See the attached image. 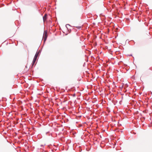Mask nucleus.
Segmentation results:
<instances>
[{
  "instance_id": "obj_3",
  "label": "nucleus",
  "mask_w": 152,
  "mask_h": 152,
  "mask_svg": "<svg viewBox=\"0 0 152 152\" xmlns=\"http://www.w3.org/2000/svg\"><path fill=\"white\" fill-rule=\"evenodd\" d=\"M47 16V14H45L44 15V16L43 17V21L44 22H45L46 20Z\"/></svg>"
},
{
  "instance_id": "obj_6",
  "label": "nucleus",
  "mask_w": 152,
  "mask_h": 152,
  "mask_svg": "<svg viewBox=\"0 0 152 152\" xmlns=\"http://www.w3.org/2000/svg\"><path fill=\"white\" fill-rule=\"evenodd\" d=\"M134 134H135L136 133H135L134 132H133Z\"/></svg>"
},
{
  "instance_id": "obj_7",
  "label": "nucleus",
  "mask_w": 152,
  "mask_h": 152,
  "mask_svg": "<svg viewBox=\"0 0 152 152\" xmlns=\"http://www.w3.org/2000/svg\"><path fill=\"white\" fill-rule=\"evenodd\" d=\"M133 102H134V104H135L134 100L133 101Z\"/></svg>"
},
{
  "instance_id": "obj_1",
  "label": "nucleus",
  "mask_w": 152,
  "mask_h": 152,
  "mask_svg": "<svg viewBox=\"0 0 152 152\" xmlns=\"http://www.w3.org/2000/svg\"><path fill=\"white\" fill-rule=\"evenodd\" d=\"M47 37V31L46 30L45 31H44L43 35V39H44V41H45L46 40Z\"/></svg>"
},
{
  "instance_id": "obj_2",
  "label": "nucleus",
  "mask_w": 152,
  "mask_h": 152,
  "mask_svg": "<svg viewBox=\"0 0 152 152\" xmlns=\"http://www.w3.org/2000/svg\"><path fill=\"white\" fill-rule=\"evenodd\" d=\"M39 51L37 52L34 56V58L37 59L38 56L39 55Z\"/></svg>"
},
{
  "instance_id": "obj_5",
  "label": "nucleus",
  "mask_w": 152,
  "mask_h": 152,
  "mask_svg": "<svg viewBox=\"0 0 152 152\" xmlns=\"http://www.w3.org/2000/svg\"><path fill=\"white\" fill-rule=\"evenodd\" d=\"M75 27L77 29H80L82 27L81 26H75Z\"/></svg>"
},
{
  "instance_id": "obj_8",
  "label": "nucleus",
  "mask_w": 152,
  "mask_h": 152,
  "mask_svg": "<svg viewBox=\"0 0 152 152\" xmlns=\"http://www.w3.org/2000/svg\"><path fill=\"white\" fill-rule=\"evenodd\" d=\"M133 60H134V58Z\"/></svg>"
},
{
  "instance_id": "obj_4",
  "label": "nucleus",
  "mask_w": 152,
  "mask_h": 152,
  "mask_svg": "<svg viewBox=\"0 0 152 152\" xmlns=\"http://www.w3.org/2000/svg\"><path fill=\"white\" fill-rule=\"evenodd\" d=\"M36 60L37 59H36L34 58V59L33 60V61H32V66H34V65L35 62H36Z\"/></svg>"
}]
</instances>
